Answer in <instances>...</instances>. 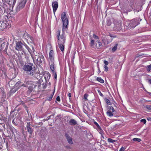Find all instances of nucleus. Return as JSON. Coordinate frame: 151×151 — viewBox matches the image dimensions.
Wrapping results in <instances>:
<instances>
[{"mask_svg":"<svg viewBox=\"0 0 151 151\" xmlns=\"http://www.w3.org/2000/svg\"><path fill=\"white\" fill-rule=\"evenodd\" d=\"M61 18L63 23V33L60 35V31L58 30L56 32V35L58 40V43L64 44L65 42V38L66 36L65 34L64 31L66 30L68 28V21L67 19L66 14L65 12L62 13L61 14Z\"/></svg>","mask_w":151,"mask_h":151,"instance_id":"obj_1","label":"nucleus"},{"mask_svg":"<svg viewBox=\"0 0 151 151\" xmlns=\"http://www.w3.org/2000/svg\"><path fill=\"white\" fill-rule=\"evenodd\" d=\"M33 66V64H30V65H25L23 67L24 70L26 72V73L30 76H33L35 73V69L34 66Z\"/></svg>","mask_w":151,"mask_h":151,"instance_id":"obj_2","label":"nucleus"},{"mask_svg":"<svg viewBox=\"0 0 151 151\" xmlns=\"http://www.w3.org/2000/svg\"><path fill=\"white\" fill-rule=\"evenodd\" d=\"M34 59L36 60L37 64H41L44 60V57L42 54L38 53L37 55H35Z\"/></svg>","mask_w":151,"mask_h":151,"instance_id":"obj_3","label":"nucleus"},{"mask_svg":"<svg viewBox=\"0 0 151 151\" xmlns=\"http://www.w3.org/2000/svg\"><path fill=\"white\" fill-rule=\"evenodd\" d=\"M23 43L21 42H17L15 47V49L18 51L23 50Z\"/></svg>","mask_w":151,"mask_h":151,"instance_id":"obj_4","label":"nucleus"},{"mask_svg":"<svg viewBox=\"0 0 151 151\" xmlns=\"http://www.w3.org/2000/svg\"><path fill=\"white\" fill-rule=\"evenodd\" d=\"M52 5L53 8V13L55 15V12L58 6V2L57 1H53L52 3Z\"/></svg>","mask_w":151,"mask_h":151,"instance_id":"obj_5","label":"nucleus"},{"mask_svg":"<svg viewBox=\"0 0 151 151\" xmlns=\"http://www.w3.org/2000/svg\"><path fill=\"white\" fill-rule=\"evenodd\" d=\"M113 107L112 106H109L107 108V111L106 112L107 114L109 116L111 117L113 116Z\"/></svg>","mask_w":151,"mask_h":151,"instance_id":"obj_6","label":"nucleus"},{"mask_svg":"<svg viewBox=\"0 0 151 151\" xmlns=\"http://www.w3.org/2000/svg\"><path fill=\"white\" fill-rule=\"evenodd\" d=\"M30 122H27L26 125L27 129V132L31 134H32L33 132V129L31 126Z\"/></svg>","mask_w":151,"mask_h":151,"instance_id":"obj_7","label":"nucleus"},{"mask_svg":"<svg viewBox=\"0 0 151 151\" xmlns=\"http://www.w3.org/2000/svg\"><path fill=\"white\" fill-rule=\"evenodd\" d=\"M130 28H134L139 24L137 21L134 19H133L130 21Z\"/></svg>","mask_w":151,"mask_h":151,"instance_id":"obj_8","label":"nucleus"},{"mask_svg":"<svg viewBox=\"0 0 151 151\" xmlns=\"http://www.w3.org/2000/svg\"><path fill=\"white\" fill-rule=\"evenodd\" d=\"M122 22L121 21H119L115 23V27L114 29H117V30H119L121 29Z\"/></svg>","mask_w":151,"mask_h":151,"instance_id":"obj_9","label":"nucleus"},{"mask_svg":"<svg viewBox=\"0 0 151 151\" xmlns=\"http://www.w3.org/2000/svg\"><path fill=\"white\" fill-rule=\"evenodd\" d=\"M65 136L68 142L70 145L73 144V142L72 140V138L69 135V134H65Z\"/></svg>","mask_w":151,"mask_h":151,"instance_id":"obj_10","label":"nucleus"},{"mask_svg":"<svg viewBox=\"0 0 151 151\" xmlns=\"http://www.w3.org/2000/svg\"><path fill=\"white\" fill-rule=\"evenodd\" d=\"M54 53L53 50H51L49 53V57L51 62H54Z\"/></svg>","mask_w":151,"mask_h":151,"instance_id":"obj_11","label":"nucleus"},{"mask_svg":"<svg viewBox=\"0 0 151 151\" xmlns=\"http://www.w3.org/2000/svg\"><path fill=\"white\" fill-rule=\"evenodd\" d=\"M26 3V0H22L19 3V4L18 6V7L20 9L23 8Z\"/></svg>","mask_w":151,"mask_h":151,"instance_id":"obj_12","label":"nucleus"},{"mask_svg":"<svg viewBox=\"0 0 151 151\" xmlns=\"http://www.w3.org/2000/svg\"><path fill=\"white\" fill-rule=\"evenodd\" d=\"M112 37L111 35L107 36L106 37V38H104V39H103V40H104V41H106V39L107 43L108 44L110 43L112 41Z\"/></svg>","mask_w":151,"mask_h":151,"instance_id":"obj_13","label":"nucleus"},{"mask_svg":"<svg viewBox=\"0 0 151 151\" xmlns=\"http://www.w3.org/2000/svg\"><path fill=\"white\" fill-rule=\"evenodd\" d=\"M24 36L27 37V38L28 39H28H30L29 41L31 42H32L33 41V38L29 34L27 33L24 34Z\"/></svg>","mask_w":151,"mask_h":151,"instance_id":"obj_14","label":"nucleus"},{"mask_svg":"<svg viewBox=\"0 0 151 151\" xmlns=\"http://www.w3.org/2000/svg\"><path fill=\"white\" fill-rule=\"evenodd\" d=\"M44 76L46 81H47L49 79L51 76V74L48 72L44 74Z\"/></svg>","mask_w":151,"mask_h":151,"instance_id":"obj_15","label":"nucleus"},{"mask_svg":"<svg viewBox=\"0 0 151 151\" xmlns=\"http://www.w3.org/2000/svg\"><path fill=\"white\" fill-rule=\"evenodd\" d=\"M49 64L50 65V69L52 72H54L55 70V67L54 66V62H49Z\"/></svg>","mask_w":151,"mask_h":151,"instance_id":"obj_16","label":"nucleus"},{"mask_svg":"<svg viewBox=\"0 0 151 151\" xmlns=\"http://www.w3.org/2000/svg\"><path fill=\"white\" fill-rule=\"evenodd\" d=\"M70 124L71 125H75L77 124L76 121L74 119H71L69 122Z\"/></svg>","mask_w":151,"mask_h":151,"instance_id":"obj_17","label":"nucleus"},{"mask_svg":"<svg viewBox=\"0 0 151 151\" xmlns=\"http://www.w3.org/2000/svg\"><path fill=\"white\" fill-rule=\"evenodd\" d=\"M64 44L63 43H58L59 47L62 52L64 51V46L63 45Z\"/></svg>","mask_w":151,"mask_h":151,"instance_id":"obj_18","label":"nucleus"},{"mask_svg":"<svg viewBox=\"0 0 151 151\" xmlns=\"http://www.w3.org/2000/svg\"><path fill=\"white\" fill-rule=\"evenodd\" d=\"M96 46L97 49H100L101 48L102 44L101 42H98L96 44Z\"/></svg>","mask_w":151,"mask_h":151,"instance_id":"obj_19","label":"nucleus"},{"mask_svg":"<svg viewBox=\"0 0 151 151\" xmlns=\"http://www.w3.org/2000/svg\"><path fill=\"white\" fill-rule=\"evenodd\" d=\"M28 87V89L30 91H31L35 87V86L34 84H33L32 83Z\"/></svg>","mask_w":151,"mask_h":151,"instance_id":"obj_20","label":"nucleus"},{"mask_svg":"<svg viewBox=\"0 0 151 151\" xmlns=\"http://www.w3.org/2000/svg\"><path fill=\"white\" fill-rule=\"evenodd\" d=\"M130 22L129 21H126L125 22L124 24V25L126 26V27H130Z\"/></svg>","mask_w":151,"mask_h":151,"instance_id":"obj_21","label":"nucleus"},{"mask_svg":"<svg viewBox=\"0 0 151 151\" xmlns=\"http://www.w3.org/2000/svg\"><path fill=\"white\" fill-rule=\"evenodd\" d=\"M1 27L3 29L6 28L7 26V24L5 22H3L1 24Z\"/></svg>","mask_w":151,"mask_h":151,"instance_id":"obj_22","label":"nucleus"},{"mask_svg":"<svg viewBox=\"0 0 151 151\" xmlns=\"http://www.w3.org/2000/svg\"><path fill=\"white\" fill-rule=\"evenodd\" d=\"M112 23L111 20L109 19H107L106 20V25L108 26L110 25Z\"/></svg>","mask_w":151,"mask_h":151,"instance_id":"obj_23","label":"nucleus"},{"mask_svg":"<svg viewBox=\"0 0 151 151\" xmlns=\"http://www.w3.org/2000/svg\"><path fill=\"white\" fill-rule=\"evenodd\" d=\"M17 120H19V119L17 118V119H14L12 121V123L13 124H15V125H17L18 124L17 123Z\"/></svg>","mask_w":151,"mask_h":151,"instance_id":"obj_24","label":"nucleus"},{"mask_svg":"<svg viewBox=\"0 0 151 151\" xmlns=\"http://www.w3.org/2000/svg\"><path fill=\"white\" fill-rule=\"evenodd\" d=\"M96 80L97 81L101 83H103L104 82V81L101 78L97 77Z\"/></svg>","mask_w":151,"mask_h":151,"instance_id":"obj_25","label":"nucleus"},{"mask_svg":"<svg viewBox=\"0 0 151 151\" xmlns=\"http://www.w3.org/2000/svg\"><path fill=\"white\" fill-rule=\"evenodd\" d=\"M24 83H25L26 85H27V87H28L29 86L32 84L31 81H25Z\"/></svg>","mask_w":151,"mask_h":151,"instance_id":"obj_26","label":"nucleus"},{"mask_svg":"<svg viewBox=\"0 0 151 151\" xmlns=\"http://www.w3.org/2000/svg\"><path fill=\"white\" fill-rule=\"evenodd\" d=\"M55 91H54V92H53L50 95V96L48 97L47 98V100L49 101H50L52 99L53 97V96L54 94V93Z\"/></svg>","mask_w":151,"mask_h":151,"instance_id":"obj_27","label":"nucleus"},{"mask_svg":"<svg viewBox=\"0 0 151 151\" xmlns=\"http://www.w3.org/2000/svg\"><path fill=\"white\" fill-rule=\"evenodd\" d=\"M24 46H25V47L28 50L29 52L31 53V52H32V50L29 48V47L26 45L25 44Z\"/></svg>","mask_w":151,"mask_h":151,"instance_id":"obj_28","label":"nucleus"},{"mask_svg":"<svg viewBox=\"0 0 151 151\" xmlns=\"http://www.w3.org/2000/svg\"><path fill=\"white\" fill-rule=\"evenodd\" d=\"M98 130L99 132V133L101 134L102 135V134H103V131L101 129V127L97 129Z\"/></svg>","mask_w":151,"mask_h":151,"instance_id":"obj_29","label":"nucleus"},{"mask_svg":"<svg viewBox=\"0 0 151 151\" xmlns=\"http://www.w3.org/2000/svg\"><path fill=\"white\" fill-rule=\"evenodd\" d=\"M132 140L134 141H137L138 142H140L141 141L140 139L137 138H134Z\"/></svg>","mask_w":151,"mask_h":151,"instance_id":"obj_30","label":"nucleus"},{"mask_svg":"<svg viewBox=\"0 0 151 151\" xmlns=\"http://www.w3.org/2000/svg\"><path fill=\"white\" fill-rule=\"evenodd\" d=\"M88 94L87 93H85L84 94V99L85 101H88L87 97L88 96Z\"/></svg>","mask_w":151,"mask_h":151,"instance_id":"obj_31","label":"nucleus"},{"mask_svg":"<svg viewBox=\"0 0 151 151\" xmlns=\"http://www.w3.org/2000/svg\"><path fill=\"white\" fill-rule=\"evenodd\" d=\"M94 41L93 40H91V42L90 43V46L91 47H93V45H94Z\"/></svg>","mask_w":151,"mask_h":151,"instance_id":"obj_32","label":"nucleus"},{"mask_svg":"<svg viewBox=\"0 0 151 151\" xmlns=\"http://www.w3.org/2000/svg\"><path fill=\"white\" fill-rule=\"evenodd\" d=\"M147 71L148 72L150 71L151 69V65L147 66Z\"/></svg>","mask_w":151,"mask_h":151,"instance_id":"obj_33","label":"nucleus"},{"mask_svg":"<svg viewBox=\"0 0 151 151\" xmlns=\"http://www.w3.org/2000/svg\"><path fill=\"white\" fill-rule=\"evenodd\" d=\"M118 46L117 43H115V45L114 46V52L117 49V47Z\"/></svg>","mask_w":151,"mask_h":151,"instance_id":"obj_34","label":"nucleus"},{"mask_svg":"<svg viewBox=\"0 0 151 151\" xmlns=\"http://www.w3.org/2000/svg\"><path fill=\"white\" fill-rule=\"evenodd\" d=\"M94 123L95 124V125L96 126L97 129L99 128L100 127L99 126V124H98L97 122L95 121L94 122Z\"/></svg>","mask_w":151,"mask_h":151,"instance_id":"obj_35","label":"nucleus"},{"mask_svg":"<svg viewBox=\"0 0 151 151\" xmlns=\"http://www.w3.org/2000/svg\"><path fill=\"white\" fill-rule=\"evenodd\" d=\"M97 91L99 94L102 97H104V95L99 90H98Z\"/></svg>","mask_w":151,"mask_h":151,"instance_id":"obj_36","label":"nucleus"},{"mask_svg":"<svg viewBox=\"0 0 151 151\" xmlns=\"http://www.w3.org/2000/svg\"><path fill=\"white\" fill-rule=\"evenodd\" d=\"M140 122H141L143 123L144 124H145L146 123V121L145 119H143L140 120Z\"/></svg>","mask_w":151,"mask_h":151,"instance_id":"obj_37","label":"nucleus"},{"mask_svg":"<svg viewBox=\"0 0 151 151\" xmlns=\"http://www.w3.org/2000/svg\"><path fill=\"white\" fill-rule=\"evenodd\" d=\"M108 141L109 142H113V140L110 138H109L108 139Z\"/></svg>","mask_w":151,"mask_h":151,"instance_id":"obj_38","label":"nucleus"},{"mask_svg":"<svg viewBox=\"0 0 151 151\" xmlns=\"http://www.w3.org/2000/svg\"><path fill=\"white\" fill-rule=\"evenodd\" d=\"M125 148L124 147H122L120 149L119 151H124Z\"/></svg>","mask_w":151,"mask_h":151,"instance_id":"obj_39","label":"nucleus"},{"mask_svg":"<svg viewBox=\"0 0 151 151\" xmlns=\"http://www.w3.org/2000/svg\"><path fill=\"white\" fill-rule=\"evenodd\" d=\"M104 68L105 69V70L107 71L108 70V68L107 66H106V65H104Z\"/></svg>","mask_w":151,"mask_h":151,"instance_id":"obj_40","label":"nucleus"},{"mask_svg":"<svg viewBox=\"0 0 151 151\" xmlns=\"http://www.w3.org/2000/svg\"><path fill=\"white\" fill-rule=\"evenodd\" d=\"M106 102L107 104L110 105V101L109 100L106 99Z\"/></svg>","mask_w":151,"mask_h":151,"instance_id":"obj_41","label":"nucleus"},{"mask_svg":"<svg viewBox=\"0 0 151 151\" xmlns=\"http://www.w3.org/2000/svg\"><path fill=\"white\" fill-rule=\"evenodd\" d=\"M146 108L148 109H151V106L147 105L146 106Z\"/></svg>","mask_w":151,"mask_h":151,"instance_id":"obj_42","label":"nucleus"},{"mask_svg":"<svg viewBox=\"0 0 151 151\" xmlns=\"http://www.w3.org/2000/svg\"><path fill=\"white\" fill-rule=\"evenodd\" d=\"M104 64H105V65H107L108 64V62L106 60H104Z\"/></svg>","mask_w":151,"mask_h":151,"instance_id":"obj_43","label":"nucleus"},{"mask_svg":"<svg viewBox=\"0 0 151 151\" xmlns=\"http://www.w3.org/2000/svg\"><path fill=\"white\" fill-rule=\"evenodd\" d=\"M54 74V78L55 79H56L57 78V74L54 71V72H53Z\"/></svg>","mask_w":151,"mask_h":151,"instance_id":"obj_44","label":"nucleus"},{"mask_svg":"<svg viewBox=\"0 0 151 151\" xmlns=\"http://www.w3.org/2000/svg\"><path fill=\"white\" fill-rule=\"evenodd\" d=\"M93 37L94 38L96 39H98L99 38L98 36L96 35L95 34H93Z\"/></svg>","mask_w":151,"mask_h":151,"instance_id":"obj_45","label":"nucleus"},{"mask_svg":"<svg viewBox=\"0 0 151 151\" xmlns=\"http://www.w3.org/2000/svg\"><path fill=\"white\" fill-rule=\"evenodd\" d=\"M21 82L20 81H18L17 83H16L15 86H18V85H19L20 84V83Z\"/></svg>","mask_w":151,"mask_h":151,"instance_id":"obj_46","label":"nucleus"},{"mask_svg":"<svg viewBox=\"0 0 151 151\" xmlns=\"http://www.w3.org/2000/svg\"><path fill=\"white\" fill-rule=\"evenodd\" d=\"M65 147H66V148L69 149H71V147L69 146H65Z\"/></svg>","mask_w":151,"mask_h":151,"instance_id":"obj_47","label":"nucleus"},{"mask_svg":"<svg viewBox=\"0 0 151 151\" xmlns=\"http://www.w3.org/2000/svg\"><path fill=\"white\" fill-rule=\"evenodd\" d=\"M56 100L57 101H60V97L59 96H57V97Z\"/></svg>","mask_w":151,"mask_h":151,"instance_id":"obj_48","label":"nucleus"},{"mask_svg":"<svg viewBox=\"0 0 151 151\" xmlns=\"http://www.w3.org/2000/svg\"><path fill=\"white\" fill-rule=\"evenodd\" d=\"M20 86H23L25 87H27V85H26L25 83H24V84H23L22 85H21Z\"/></svg>","mask_w":151,"mask_h":151,"instance_id":"obj_49","label":"nucleus"},{"mask_svg":"<svg viewBox=\"0 0 151 151\" xmlns=\"http://www.w3.org/2000/svg\"><path fill=\"white\" fill-rule=\"evenodd\" d=\"M68 96L69 97V99L70 100V97H71V94L70 93H68Z\"/></svg>","mask_w":151,"mask_h":151,"instance_id":"obj_50","label":"nucleus"},{"mask_svg":"<svg viewBox=\"0 0 151 151\" xmlns=\"http://www.w3.org/2000/svg\"><path fill=\"white\" fill-rule=\"evenodd\" d=\"M147 120L148 121H151V117H149L147 118Z\"/></svg>","mask_w":151,"mask_h":151,"instance_id":"obj_51","label":"nucleus"},{"mask_svg":"<svg viewBox=\"0 0 151 151\" xmlns=\"http://www.w3.org/2000/svg\"><path fill=\"white\" fill-rule=\"evenodd\" d=\"M119 145V143H117L116 144V147H118V146Z\"/></svg>","mask_w":151,"mask_h":151,"instance_id":"obj_52","label":"nucleus"},{"mask_svg":"<svg viewBox=\"0 0 151 151\" xmlns=\"http://www.w3.org/2000/svg\"><path fill=\"white\" fill-rule=\"evenodd\" d=\"M148 94L150 96H151V92H148Z\"/></svg>","mask_w":151,"mask_h":151,"instance_id":"obj_53","label":"nucleus"},{"mask_svg":"<svg viewBox=\"0 0 151 151\" xmlns=\"http://www.w3.org/2000/svg\"><path fill=\"white\" fill-rule=\"evenodd\" d=\"M32 50H33V51L34 52V51H35V49H34V48H33V47L32 46Z\"/></svg>","mask_w":151,"mask_h":151,"instance_id":"obj_54","label":"nucleus"},{"mask_svg":"<svg viewBox=\"0 0 151 151\" xmlns=\"http://www.w3.org/2000/svg\"><path fill=\"white\" fill-rule=\"evenodd\" d=\"M114 143L116 142V140H114Z\"/></svg>","mask_w":151,"mask_h":151,"instance_id":"obj_55","label":"nucleus"},{"mask_svg":"<svg viewBox=\"0 0 151 151\" xmlns=\"http://www.w3.org/2000/svg\"><path fill=\"white\" fill-rule=\"evenodd\" d=\"M113 50H114V49H113V47L112 48V50L113 51Z\"/></svg>","mask_w":151,"mask_h":151,"instance_id":"obj_56","label":"nucleus"},{"mask_svg":"<svg viewBox=\"0 0 151 151\" xmlns=\"http://www.w3.org/2000/svg\"><path fill=\"white\" fill-rule=\"evenodd\" d=\"M113 50H114V49H113V47L112 48V50L113 51Z\"/></svg>","mask_w":151,"mask_h":151,"instance_id":"obj_57","label":"nucleus"},{"mask_svg":"<svg viewBox=\"0 0 151 151\" xmlns=\"http://www.w3.org/2000/svg\"><path fill=\"white\" fill-rule=\"evenodd\" d=\"M2 149V147H0V150H1Z\"/></svg>","mask_w":151,"mask_h":151,"instance_id":"obj_58","label":"nucleus"},{"mask_svg":"<svg viewBox=\"0 0 151 151\" xmlns=\"http://www.w3.org/2000/svg\"><path fill=\"white\" fill-rule=\"evenodd\" d=\"M50 116H49V118H48L49 119L50 118Z\"/></svg>","mask_w":151,"mask_h":151,"instance_id":"obj_59","label":"nucleus"},{"mask_svg":"<svg viewBox=\"0 0 151 151\" xmlns=\"http://www.w3.org/2000/svg\"><path fill=\"white\" fill-rule=\"evenodd\" d=\"M114 145H116V143H114Z\"/></svg>","mask_w":151,"mask_h":151,"instance_id":"obj_60","label":"nucleus"},{"mask_svg":"<svg viewBox=\"0 0 151 151\" xmlns=\"http://www.w3.org/2000/svg\"><path fill=\"white\" fill-rule=\"evenodd\" d=\"M117 76H116V77H117Z\"/></svg>","mask_w":151,"mask_h":151,"instance_id":"obj_61","label":"nucleus"},{"mask_svg":"<svg viewBox=\"0 0 151 151\" xmlns=\"http://www.w3.org/2000/svg\"><path fill=\"white\" fill-rule=\"evenodd\" d=\"M44 85V83H43L42 84V85Z\"/></svg>","mask_w":151,"mask_h":151,"instance_id":"obj_62","label":"nucleus"},{"mask_svg":"<svg viewBox=\"0 0 151 151\" xmlns=\"http://www.w3.org/2000/svg\"><path fill=\"white\" fill-rule=\"evenodd\" d=\"M98 70H99V67H98Z\"/></svg>","mask_w":151,"mask_h":151,"instance_id":"obj_63","label":"nucleus"},{"mask_svg":"<svg viewBox=\"0 0 151 151\" xmlns=\"http://www.w3.org/2000/svg\"><path fill=\"white\" fill-rule=\"evenodd\" d=\"M33 60H34V58L33 57Z\"/></svg>","mask_w":151,"mask_h":151,"instance_id":"obj_64","label":"nucleus"}]
</instances>
